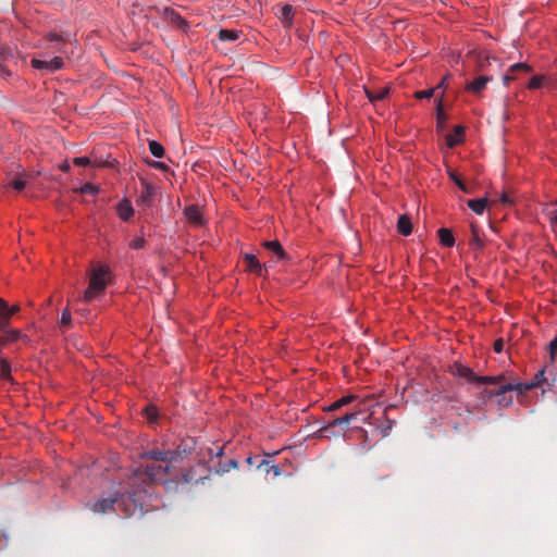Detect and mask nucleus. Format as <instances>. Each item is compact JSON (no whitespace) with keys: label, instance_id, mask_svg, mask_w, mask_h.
<instances>
[{"label":"nucleus","instance_id":"6ab92c4d","mask_svg":"<svg viewBox=\"0 0 557 557\" xmlns=\"http://www.w3.org/2000/svg\"><path fill=\"white\" fill-rule=\"evenodd\" d=\"M244 261L246 263V268L248 271L257 273L259 275L261 274L262 265L260 264L259 260L255 255L246 253L244 256Z\"/></svg>","mask_w":557,"mask_h":557},{"label":"nucleus","instance_id":"39448f33","mask_svg":"<svg viewBox=\"0 0 557 557\" xmlns=\"http://www.w3.org/2000/svg\"><path fill=\"white\" fill-rule=\"evenodd\" d=\"M210 470L206 469L205 463H199L195 468H189L182 473V480L187 484H205L210 479Z\"/></svg>","mask_w":557,"mask_h":557},{"label":"nucleus","instance_id":"7ed1b4c3","mask_svg":"<svg viewBox=\"0 0 557 557\" xmlns=\"http://www.w3.org/2000/svg\"><path fill=\"white\" fill-rule=\"evenodd\" d=\"M109 270L108 268L100 267L92 270V273L90 275L89 280V286L84 293V301L90 302L98 293H101L104 290L107 286V282L104 276L108 274Z\"/></svg>","mask_w":557,"mask_h":557},{"label":"nucleus","instance_id":"680f3d73","mask_svg":"<svg viewBox=\"0 0 557 557\" xmlns=\"http://www.w3.org/2000/svg\"><path fill=\"white\" fill-rule=\"evenodd\" d=\"M314 169H315V172L318 171V169H321L324 172V164H322L320 162L319 163L315 162Z\"/></svg>","mask_w":557,"mask_h":557},{"label":"nucleus","instance_id":"cd10ccee","mask_svg":"<svg viewBox=\"0 0 557 557\" xmlns=\"http://www.w3.org/2000/svg\"><path fill=\"white\" fill-rule=\"evenodd\" d=\"M0 376L7 381L13 380L11 375V364L5 358H1L0 360Z\"/></svg>","mask_w":557,"mask_h":557},{"label":"nucleus","instance_id":"864d4df0","mask_svg":"<svg viewBox=\"0 0 557 557\" xmlns=\"http://www.w3.org/2000/svg\"><path fill=\"white\" fill-rule=\"evenodd\" d=\"M355 398H356L355 396L349 395V396H344V397L339 398L338 401H339L341 407H343L347 404H350Z\"/></svg>","mask_w":557,"mask_h":557},{"label":"nucleus","instance_id":"c9c22d12","mask_svg":"<svg viewBox=\"0 0 557 557\" xmlns=\"http://www.w3.org/2000/svg\"><path fill=\"white\" fill-rule=\"evenodd\" d=\"M264 473H270V471H273L274 476H277L281 474V470L277 466L271 465V462L264 458V465H262V468L260 469Z\"/></svg>","mask_w":557,"mask_h":557},{"label":"nucleus","instance_id":"4c0bfd02","mask_svg":"<svg viewBox=\"0 0 557 557\" xmlns=\"http://www.w3.org/2000/svg\"><path fill=\"white\" fill-rule=\"evenodd\" d=\"M71 323H72L71 312H70L69 308H65L62 311V315H61V320H60V325L61 326H65V327H70Z\"/></svg>","mask_w":557,"mask_h":557},{"label":"nucleus","instance_id":"412c9836","mask_svg":"<svg viewBox=\"0 0 557 557\" xmlns=\"http://www.w3.org/2000/svg\"><path fill=\"white\" fill-rule=\"evenodd\" d=\"M488 203L486 198L469 199L467 201L468 207L476 214H482Z\"/></svg>","mask_w":557,"mask_h":557},{"label":"nucleus","instance_id":"603ef678","mask_svg":"<svg viewBox=\"0 0 557 557\" xmlns=\"http://www.w3.org/2000/svg\"><path fill=\"white\" fill-rule=\"evenodd\" d=\"M20 306L18 305H13L11 307L8 306V319L9 321H11V318L17 313L20 311Z\"/></svg>","mask_w":557,"mask_h":557},{"label":"nucleus","instance_id":"de8ad7c7","mask_svg":"<svg viewBox=\"0 0 557 557\" xmlns=\"http://www.w3.org/2000/svg\"><path fill=\"white\" fill-rule=\"evenodd\" d=\"M557 355V336L549 344V361H555Z\"/></svg>","mask_w":557,"mask_h":557},{"label":"nucleus","instance_id":"052dcab7","mask_svg":"<svg viewBox=\"0 0 557 557\" xmlns=\"http://www.w3.org/2000/svg\"><path fill=\"white\" fill-rule=\"evenodd\" d=\"M60 170L63 172H67V171H70V165L67 163H64L60 166Z\"/></svg>","mask_w":557,"mask_h":557},{"label":"nucleus","instance_id":"4468645a","mask_svg":"<svg viewBox=\"0 0 557 557\" xmlns=\"http://www.w3.org/2000/svg\"><path fill=\"white\" fill-rule=\"evenodd\" d=\"M491 81L490 76H479L474 81L467 84L466 89L473 94H481V91L486 87V84Z\"/></svg>","mask_w":557,"mask_h":557},{"label":"nucleus","instance_id":"f8f14e48","mask_svg":"<svg viewBox=\"0 0 557 557\" xmlns=\"http://www.w3.org/2000/svg\"><path fill=\"white\" fill-rule=\"evenodd\" d=\"M13 59V51L9 47L0 48V74L10 76L11 71L8 67V62Z\"/></svg>","mask_w":557,"mask_h":557},{"label":"nucleus","instance_id":"c85d7f7f","mask_svg":"<svg viewBox=\"0 0 557 557\" xmlns=\"http://www.w3.org/2000/svg\"><path fill=\"white\" fill-rule=\"evenodd\" d=\"M294 14V8L293 5L285 3L280 8V17L283 21V23H290L292 16Z\"/></svg>","mask_w":557,"mask_h":557},{"label":"nucleus","instance_id":"2eb2a0df","mask_svg":"<svg viewBox=\"0 0 557 557\" xmlns=\"http://www.w3.org/2000/svg\"><path fill=\"white\" fill-rule=\"evenodd\" d=\"M263 247L272 252L278 260L286 258V252L278 240H267L263 243Z\"/></svg>","mask_w":557,"mask_h":557},{"label":"nucleus","instance_id":"20e7f679","mask_svg":"<svg viewBox=\"0 0 557 557\" xmlns=\"http://www.w3.org/2000/svg\"><path fill=\"white\" fill-rule=\"evenodd\" d=\"M128 490L129 487L124 492L115 491L109 497H101L91 505V511L100 515L107 513L109 510L113 509L114 504L117 503L119 499H121L124 495L128 496V494L126 493Z\"/></svg>","mask_w":557,"mask_h":557},{"label":"nucleus","instance_id":"f257e3e1","mask_svg":"<svg viewBox=\"0 0 557 557\" xmlns=\"http://www.w3.org/2000/svg\"><path fill=\"white\" fill-rule=\"evenodd\" d=\"M169 471V467H163L160 465H150L147 466L144 470L137 468L133 474L129 476L127 484L129 490L126 492L129 498L135 500V497L138 494V488L135 487L137 482L148 483L156 482L161 475L166 474Z\"/></svg>","mask_w":557,"mask_h":557},{"label":"nucleus","instance_id":"473e14b6","mask_svg":"<svg viewBox=\"0 0 557 557\" xmlns=\"http://www.w3.org/2000/svg\"><path fill=\"white\" fill-rule=\"evenodd\" d=\"M503 379H504V376H502V375H498V376H481V375H478L475 383H478V384H492V385H496V384H499L503 381Z\"/></svg>","mask_w":557,"mask_h":557},{"label":"nucleus","instance_id":"69168bd1","mask_svg":"<svg viewBox=\"0 0 557 557\" xmlns=\"http://www.w3.org/2000/svg\"><path fill=\"white\" fill-rule=\"evenodd\" d=\"M324 35L325 34L323 32H321L319 36H320V38H324Z\"/></svg>","mask_w":557,"mask_h":557},{"label":"nucleus","instance_id":"ddd939ff","mask_svg":"<svg viewBox=\"0 0 557 557\" xmlns=\"http://www.w3.org/2000/svg\"><path fill=\"white\" fill-rule=\"evenodd\" d=\"M531 71V66L528 65L527 63H516L511 65L508 72L504 75V83L507 85L509 82L516 79L515 73L517 72L530 73Z\"/></svg>","mask_w":557,"mask_h":557},{"label":"nucleus","instance_id":"a19ab883","mask_svg":"<svg viewBox=\"0 0 557 557\" xmlns=\"http://www.w3.org/2000/svg\"><path fill=\"white\" fill-rule=\"evenodd\" d=\"M434 92H435V88H429L425 90L416 91L414 97L417 99H430L431 97H433Z\"/></svg>","mask_w":557,"mask_h":557},{"label":"nucleus","instance_id":"393cba45","mask_svg":"<svg viewBox=\"0 0 557 557\" xmlns=\"http://www.w3.org/2000/svg\"><path fill=\"white\" fill-rule=\"evenodd\" d=\"M470 245L473 246L476 249H482L484 247V240L480 236L479 227L474 223H471Z\"/></svg>","mask_w":557,"mask_h":557},{"label":"nucleus","instance_id":"e433bc0d","mask_svg":"<svg viewBox=\"0 0 557 557\" xmlns=\"http://www.w3.org/2000/svg\"><path fill=\"white\" fill-rule=\"evenodd\" d=\"M207 455L210 458H221L224 455V446L208 447Z\"/></svg>","mask_w":557,"mask_h":557},{"label":"nucleus","instance_id":"f3484780","mask_svg":"<svg viewBox=\"0 0 557 557\" xmlns=\"http://www.w3.org/2000/svg\"><path fill=\"white\" fill-rule=\"evenodd\" d=\"M116 210L120 219L123 221H128L134 214V209L127 199L120 201Z\"/></svg>","mask_w":557,"mask_h":557},{"label":"nucleus","instance_id":"bb28decb","mask_svg":"<svg viewBox=\"0 0 557 557\" xmlns=\"http://www.w3.org/2000/svg\"><path fill=\"white\" fill-rule=\"evenodd\" d=\"M10 321L8 319V302L0 298V331L9 327Z\"/></svg>","mask_w":557,"mask_h":557},{"label":"nucleus","instance_id":"1a4fd4ad","mask_svg":"<svg viewBox=\"0 0 557 557\" xmlns=\"http://www.w3.org/2000/svg\"><path fill=\"white\" fill-rule=\"evenodd\" d=\"M195 441L193 438L183 440L175 449H172V455L175 457V462L183 460L195 449Z\"/></svg>","mask_w":557,"mask_h":557},{"label":"nucleus","instance_id":"6e6552de","mask_svg":"<svg viewBox=\"0 0 557 557\" xmlns=\"http://www.w3.org/2000/svg\"><path fill=\"white\" fill-rule=\"evenodd\" d=\"M143 458L168 463L175 462V457L172 455V449H150L143 454Z\"/></svg>","mask_w":557,"mask_h":557},{"label":"nucleus","instance_id":"a878e982","mask_svg":"<svg viewBox=\"0 0 557 557\" xmlns=\"http://www.w3.org/2000/svg\"><path fill=\"white\" fill-rule=\"evenodd\" d=\"M548 366L552 367V372L547 373V379H546V385L545 386L549 391L556 392L557 391V372H556V369H555V361H548Z\"/></svg>","mask_w":557,"mask_h":557},{"label":"nucleus","instance_id":"0e129e2a","mask_svg":"<svg viewBox=\"0 0 557 557\" xmlns=\"http://www.w3.org/2000/svg\"><path fill=\"white\" fill-rule=\"evenodd\" d=\"M552 221L557 226V213L553 216Z\"/></svg>","mask_w":557,"mask_h":557},{"label":"nucleus","instance_id":"c03bdc74","mask_svg":"<svg viewBox=\"0 0 557 557\" xmlns=\"http://www.w3.org/2000/svg\"><path fill=\"white\" fill-rule=\"evenodd\" d=\"M98 190H99V188L90 183H86L81 188L82 194H89V195H95L98 193Z\"/></svg>","mask_w":557,"mask_h":557},{"label":"nucleus","instance_id":"49530a36","mask_svg":"<svg viewBox=\"0 0 557 557\" xmlns=\"http://www.w3.org/2000/svg\"><path fill=\"white\" fill-rule=\"evenodd\" d=\"M146 245V240L144 237H137L135 239H133L131 243H129V247L132 249H141L144 248Z\"/></svg>","mask_w":557,"mask_h":557},{"label":"nucleus","instance_id":"f03ea898","mask_svg":"<svg viewBox=\"0 0 557 557\" xmlns=\"http://www.w3.org/2000/svg\"><path fill=\"white\" fill-rule=\"evenodd\" d=\"M552 372V367L548 366V362L543 367V369H541L535 375H534V379L532 382L530 383H525V384H522V383H507V384H503L500 385L498 392L496 393V395H499V394H505L507 392H510V391H517L519 393H524L527 391H530L534 387H537V386H544L546 385V379H547V373H550Z\"/></svg>","mask_w":557,"mask_h":557},{"label":"nucleus","instance_id":"3c124183","mask_svg":"<svg viewBox=\"0 0 557 557\" xmlns=\"http://www.w3.org/2000/svg\"><path fill=\"white\" fill-rule=\"evenodd\" d=\"M499 200L504 206H511L513 203L512 198L507 193H503Z\"/></svg>","mask_w":557,"mask_h":557},{"label":"nucleus","instance_id":"e2e57ef3","mask_svg":"<svg viewBox=\"0 0 557 557\" xmlns=\"http://www.w3.org/2000/svg\"><path fill=\"white\" fill-rule=\"evenodd\" d=\"M216 468H227V463L219 462L216 466H214V470H215Z\"/></svg>","mask_w":557,"mask_h":557},{"label":"nucleus","instance_id":"0eeeda50","mask_svg":"<svg viewBox=\"0 0 557 557\" xmlns=\"http://www.w3.org/2000/svg\"><path fill=\"white\" fill-rule=\"evenodd\" d=\"M30 63L34 69L45 71L46 73H53L62 69L64 64L62 58L60 57H54L50 61L33 58Z\"/></svg>","mask_w":557,"mask_h":557},{"label":"nucleus","instance_id":"9b49d317","mask_svg":"<svg viewBox=\"0 0 557 557\" xmlns=\"http://www.w3.org/2000/svg\"><path fill=\"white\" fill-rule=\"evenodd\" d=\"M184 214L188 222L194 226H201L205 222L202 212L198 206L191 205L184 209Z\"/></svg>","mask_w":557,"mask_h":557},{"label":"nucleus","instance_id":"c756f323","mask_svg":"<svg viewBox=\"0 0 557 557\" xmlns=\"http://www.w3.org/2000/svg\"><path fill=\"white\" fill-rule=\"evenodd\" d=\"M442 98H443V94L440 96V98L437 100V106H436V121H437L438 127H443L446 122V115H445V112L443 109Z\"/></svg>","mask_w":557,"mask_h":557},{"label":"nucleus","instance_id":"4d7b16f0","mask_svg":"<svg viewBox=\"0 0 557 557\" xmlns=\"http://www.w3.org/2000/svg\"><path fill=\"white\" fill-rule=\"evenodd\" d=\"M48 40L59 42L61 40V37L58 34L51 33L48 35Z\"/></svg>","mask_w":557,"mask_h":557},{"label":"nucleus","instance_id":"2f4dec72","mask_svg":"<svg viewBox=\"0 0 557 557\" xmlns=\"http://www.w3.org/2000/svg\"><path fill=\"white\" fill-rule=\"evenodd\" d=\"M149 150H150L151 154L154 156L156 158H162L164 156L163 146L156 140L149 141Z\"/></svg>","mask_w":557,"mask_h":557},{"label":"nucleus","instance_id":"bf43d9fd","mask_svg":"<svg viewBox=\"0 0 557 557\" xmlns=\"http://www.w3.org/2000/svg\"><path fill=\"white\" fill-rule=\"evenodd\" d=\"M171 15H172V20H173V21H178L180 23H183V22H184V21L182 20V17H181L178 14H176V13L172 12V13H171Z\"/></svg>","mask_w":557,"mask_h":557},{"label":"nucleus","instance_id":"5fc2aeb1","mask_svg":"<svg viewBox=\"0 0 557 557\" xmlns=\"http://www.w3.org/2000/svg\"><path fill=\"white\" fill-rule=\"evenodd\" d=\"M338 408H341V405H339V401L336 400L332 405H330L329 407H323V410L324 411H332V410H336Z\"/></svg>","mask_w":557,"mask_h":557},{"label":"nucleus","instance_id":"13d9d810","mask_svg":"<svg viewBox=\"0 0 557 557\" xmlns=\"http://www.w3.org/2000/svg\"><path fill=\"white\" fill-rule=\"evenodd\" d=\"M5 542H7V537H5L4 533H2L0 531V550L2 549L3 545L5 544Z\"/></svg>","mask_w":557,"mask_h":557},{"label":"nucleus","instance_id":"6e6d98bb","mask_svg":"<svg viewBox=\"0 0 557 557\" xmlns=\"http://www.w3.org/2000/svg\"><path fill=\"white\" fill-rule=\"evenodd\" d=\"M447 87V76L446 77H443L442 81L438 83V85L435 88V90L437 89H445Z\"/></svg>","mask_w":557,"mask_h":557},{"label":"nucleus","instance_id":"4be33fe9","mask_svg":"<svg viewBox=\"0 0 557 557\" xmlns=\"http://www.w3.org/2000/svg\"><path fill=\"white\" fill-rule=\"evenodd\" d=\"M463 135V128L461 126H456L455 132L453 134H448L446 136V144L449 148H453L461 143Z\"/></svg>","mask_w":557,"mask_h":557},{"label":"nucleus","instance_id":"5701e85b","mask_svg":"<svg viewBox=\"0 0 557 557\" xmlns=\"http://www.w3.org/2000/svg\"><path fill=\"white\" fill-rule=\"evenodd\" d=\"M440 242L445 247H453L455 245V237L450 230L442 227L438 230Z\"/></svg>","mask_w":557,"mask_h":557},{"label":"nucleus","instance_id":"09e8293b","mask_svg":"<svg viewBox=\"0 0 557 557\" xmlns=\"http://www.w3.org/2000/svg\"><path fill=\"white\" fill-rule=\"evenodd\" d=\"M148 164L156 170H160V171L169 170L168 165L161 161H149Z\"/></svg>","mask_w":557,"mask_h":557},{"label":"nucleus","instance_id":"a211bd4d","mask_svg":"<svg viewBox=\"0 0 557 557\" xmlns=\"http://www.w3.org/2000/svg\"><path fill=\"white\" fill-rule=\"evenodd\" d=\"M156 195V188L146 181L141 183V191L139 196V202L148 205L153 196Z\"/></svg>","mask_w":557,"mask_h":557},{"label":"nucleus","instance_id":"aec40b11","mask_svg":"<svg viewBox=\"0 0 557 557\" xmlns=\"http://www.w3.org/2000/svg\"><path fill=\"white\" fill-rule=\"evenodd\" d=\"M397 231L404 236H409L411 234L412 223L408 215L404 214L398 218Z\"/></svg>","mask_w":557,"mask_h":557},{"label":"nucleus","instance_id":"8fccbe9b","mask_svg":"<svg viewBox=\"0 0 557 557\" xmlns=\"http://www.w3.org/2000/svg\"><path fill=\"white\" fill-rule=\"evenodd\" d=\"M505 342L503 338H498L494 342L493 349L495 352L500 354L504 350Z\"/></svg>","mask_w":557,"mask_h":557},{"label":"nucleus","instance_id":"b1692460","mask_svg":"<svg viewBox=\"0 0 557 557\" xmlns=\"http://www.w3.org/2000/svg\"><path fill=\"white\" fill-rule=\"evenodd\" d=\"M242 35L240 30L237 29H220L218 37L221 41H235Z\"/></svg>","mask_w":557,"mask_h":557},{"label":"nucleus","instance_id":"a18cd8bd","mask_svg":"<svg viewBox=\"0 0 557 557\" xmlns=\"http://www.w3.org/2000/svg\"><path fill=\"white\" fill-rule=\"evenodd\" d=\"M25 181L21 177H14L11 182V186L17 191L23 190L25 188Z\"/></svg>","mask_w":557,"mask_h":557},{"label":"nucleus","instance_id":"7c9ffc66","mask_svg":"<svg viewBox=\"0 0 557 557\" xmlns=\"http://www.w3.org/2000/svg\"><path fill=\"white\" fill-rule=\"evenodd\" d=\"M448 176L463 193H471V190L468 188L465 182L453 170L448 171Z\"/></svg>","mask_w":557,"mask_h":557},{"label":"nucleus","instance_id":"f704fd0d","mask_svg":"<svg viewBox=\"0 0 557 557\" xmlns=\"http://www.w3.org/2000/svg\"><path fill=\"white\" fill-rule=\"evenodd\" d=\"M246 462L249 467H253L256 469H261L262 465H264V458L261 456H249L246 459Z\"/></svg>","mask_w":557,"mask_h":557},{"label":"nucleus","instance_id":"9d476101","mask_svg":"<svg viewBox=\"0 0 557 557\" xmlns=\"http://www.w3.org/2000/svg\"><path fill=\"white\" fill-rule=\"evenodd\" d=\"M17 339H23L25 342H28V336L23 335L18 330H9L5 327V330L0 331V345L4 346L10 343L16 342Z\"/></svg>","mask_w":557,"mask_h":557},{"label":"nucleus","instance_id":"ea45409f","mask_svg":"<svg viewBox=\"0 0 557 557\" xmlns=\"http://www.w3.org/2000/svg\"><path fill=\"white\" fill-rule=\"evenodd\" d=\"M543 81H544V76H542V75H534L530 79V82L528 84V87L530 89H537V88H540L542 86Z\"/></svg>","mask_w":557,"mask_h":557},{"label":"nucleus","instance_id":"423d86ee","mask_svg":"<svg viewBox=\"0 0 557 557\" xmlns=\"http://www.w3.org/2000/svg\"><path fill=\"white\" fill-rule=\"evenodd\" d=\"M360 412H361V410H355L352 412L345 413L343 417L334 419L332 422L329 423V426H322L315 431V438L317 437H320V438L330 437V435H329L330 426H334V425H339L343 428L348 426L351 421L358 419V416L360 414Z\"/></svg>","mask_w":557,"mask_h":557},{"label":"nucleus","instance_id":"72a5a7b5","mask_svg":"<svg viewBox=\"0 0 557 557\" xmlns=\"http://www.w3.org/2000/svg\"><path fill=\"white\" fill-rule=\"evenodd\" d=\"M73 163L77 166H87L92 164L91 160L88 157H77L74 158ZM96 166H107L108 163H94Z\"/></svg>","mask_w":557,"mask_h":557},{"label":"nucleus","instance_id":"79ce46f5","mask_svg":"<svg viewBox=\"0 0 557 557\" xmlns=\"http://www.w3.org/2000/svg\"><path fill=\"white\" fill-rule=\"evenodd\" d=\"M238 467V462L235 459H231L227 462V468H216L215 473L216 474H224L228 472L231 469H236Z\"/></svg>","mask_w":557,"mask_h":557},{"label":"nucleus","instance_id":"58836bf2","mask_svg":"<svg viewBox=\"0 0 557 557\" xmlns=\"http://www.w3.org/2000/svg\"><path fill=\"white\" fill-rule=\"evenodd\" d=\"M387 94H388L387 89H382L376 94H373V92L367 90V95H368V98L370 101L382 100L386 97Z\"/></svg>","mask_w":557,"mask_h":557},{"label":"nucleus","instance_id":"dca6fc26","mask_svg":"<svg viewBox=\"0 0 557 557\" xmlns=\"http://www.w3.org/2000/svg\"><path fill=\"white\" fill-rule=\"evenodd\" d=\"M453 373L459 377H465L468 382H476L478 375L466 366L456 363Z\"/></svg>","mask_w":557,"mask_h":557},{"label":"nucleus","instance_id":"37998d69","mask_svg":"<svg viewBox=\"0 0 557 557\" xmlns=\"http://www.w3.org/2000/svg\"><path fill=\"white\" fill-rule=\"evenodd\" d=\"M145 412H146V417L147 419L150 421V422H154L157 420V417H158V411H157V408L153 407V406H148L146 409H145Z\"/></svg>","mask_w":557,"mask_h":557}]
</instances>
